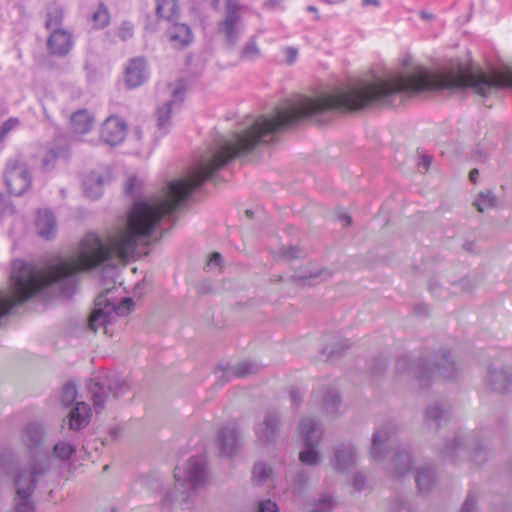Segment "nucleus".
<instances>
[{
	"label": "nucleus",
	"instance_id": "nucleus-1",
	"mask_svg": "<svg viewBox=\"0 0 512 512\" xmlns=\"http://www.w3.org/2000/svg\"><path fill=\"white\" fill-rule=\"evenodd\" d=\"M397 434L398 427L393 422L378 425L372 434L368 453L373 461L382 463L394 450L393 457L385 463V469L391 477L399 479L411 472L412 459L408 449L397 446Z\"/></svg>",
	"mask_w": 512,
	"mask_h": 512
},
{
	"label": "nucleus",
	"instance_id": "nucleus-2",
	"mask_svg": "<svg viewBox=\"0 0 512 512\" xmlns=\"http://www.w3.org/2000/svg\"><path fill=\"white\" fill-rule=\"evenodd\" d=\"M175 489L169 492L164 501L179 503L183 509L189 508V503L195 496L196 490L207 483V460L204 456L191 457L183 466L174 469Z\"/></svg>",
	"mask_w": 512,
	"mask_h": 512
},
{
	"label": "nucleus",
	"instance_id": "nucleus-3",
	"mask_svg": "<svg viewBox=\"0 0 512 512\" xmlns=\"http://www.w3.org/2000/svg\"><path fill=\"white\" fill-rule=\"evenodd\" d=\"M396 371L399 374L413 376L422 388H426L432 384L438 374L448 380L456 379L459 369L452 359L451 352L444 351L432 367L429 366L426 358L412 360L407 355L401 356L397 360Z\"/></svg>",
	"mask_w": 512,
	"mask_h": 512
},
{
	"label": "nucleus",
	"instance_id": "nucleus-4",
	"mask_svg": "<svg viewBox=\"0 0 512 512\" xmlns=\"http://www.w3.org/2000/svg\"><path fill=\"white\" fill-rule=\"evenodd\" d=\"M111 290H106L95 299L94 309L90 315L88 326L93 332H97L99 328H103V332L107 336H112L113 331L110 325L118 316L129 314L134 307L132 298H124L119 303L112 301L108 295Z\"/></svg>",
	"mask_w": 512,
	"mask_h": 512
},
{
	"label": "nucleus",
	"instance_id": "nucleus-5",
	"mask_svg": "<svg viewBox=\"0 0 512 512\" xmlns=\"http://www.w3.org/2000/svg\"><path fill=\"white\" fill-rule=\"evenodd\" d=\"M439 453L443 459L451 462L469 458L473 463L481 465L487 459V451L468 433H456L447 439Z\"/></svg>",
	"mask_w": 512,
	"mask_h": 512
},
{
	"label": "nucleus",
	"instance_id": "nucleus-6",
	"mask_svg": "<svg viewBox=\"0 0 512 512\" xmlns=\"http://www.w3.org/2000/svg\"><path fill=\"white\" fill-rule=\"evenodd\" d=\"M48 466L42 461H34L27 469H21L15 477L16 498L12 512H35L30 497L34 492L37 477L44 474Z\"/></svg>",
	"mask_w": 512,
	"mask_h": 512
},
{
	"label": "nucleus",
	"instance_id": "nucleus-7",
	"mask_svg": "<svg viewBox=\"0 0 512 512\" xmlns=\"http://www.w3.org/2000/svg\"><path fill=\"white\" fill-rule=\"evenodd\" d=\"M299 433L305 446V449L299 453L300 461L309 466L317 465L320 455L316 447L322 439V429L318 422L309 417H304L299 424Z\"/></svg>",
	"mask_w": 512,
	"mask_h": 512
},
{
	"label": "nucleus",
	"instance_id": "nucleus-8",
	"mask_svg": "<svg viewBox=\"0 0 512 512\" xmlns=\"http://www.w3.org/2000/svg\"><path fill=\"white\" fill-rule=\"evenodd\" d=\"M94 408L96 412L103 409L109 391L115 399L126 394L129 391V385L118 375H107L103 379L92 381L89 386Z\"/></svg>",
	"mask_w": 512,
	"mask_h": 512
},
{
	"label": "nucleus",
	"instance_id": "nucleus-9",
	"mask_svg": "<svg viewBox=\"0 0 512 512\" xmlns=\"http://www.w3.org/2000/svg\"><path fill=\"white\" fill-rule=\"evenodd\" d=\"M218 31L229 46H234L242 33L240 5L236 0H226L225 15L218 24Z\"/></svg>",
	"mask_w": 512,
	"mask_h": 512
},
{
	"label": "nucleus",
	"instance_id": "nucleus-10",
	"mask_svg": "<svg viewBox=\"0 0 512 512\" xmlns=\"http://www.w3.org/2000/svg\"><path fill=\"white\" fill-rule=\"evenodd\" d=\"M4 179L11 195H23L31 185V178L25 163L17 159L7 162Z\"/></svg>",
	"mask_w": 512,
	"mask_h": 512
},
{
	"label": "nucleus",
	"instance_id": "nucleus-11",
	"mask_svg": "<svg viewBox=\"0 0 512 512\" xmlns=\"http://www.w3.org/2000/svg\"><path fill=\"white\" fill-rule=\"evenodd\" d=\"M359 457L358 449L352 442L338 443L333 447L330 465L336 472H348L355 467Z\"/></svg>",
	"mask_w": 512,
	"mask_h": 512
},
{
	"label": "nucleus",
	"instance_id": "nucleus-12",
	"mask_svg": "<svg viewBox=\"0 0 512 512\" xmlns=\"http://www.w3.org/2000/svg\"><path fill=\"white\" fill-rule=\"evenodd\" d=\"M215 444L222 456H233L241 444V434L237 424L230 422L222 426L217 433Z\"/></svg>",
	"mask_w": 512,
	"mask_h": 512
},
{
	"label": "nucleus",
	"instance_id": "nucleus-13",
	"mask_svg": "<svg viewBox=\"0 0 512 512\" xmlns=\"http://www.w3.org/2000/svg\"><path fill=\"white\" fill-rule=\"evenodd\" d=\"M255 435L259 443H274L280 432V416L276 411H268L263 419L255 424Z\"/></svg>",
	"mask_w": 512,
	"mask_h": 512
},
{
	"label": "nucleus",
	"instance_id": "nucleus-14",
	"mask_svg": "<svg viewBox=\"0 0 512 512\" xmlns=\"http://www.w3.org/2000/svg\"><path fill=\"white\" fill-rule=\"evenodd\" d=\"M341 404V398L334 387H319L312 392L311 405L317 406L329 416H335Z\"/></svg>",
	"mask_w": 512,
	"mask_h": 512
},
{
	"label": "nucleus",
	"instance_id": "nucleus-15",
	"mask_svg": "<svg viewBox=\"0 0 512 512\" xmlns=\"http://www.w3.org/2000/svg\"><path fill=\"white\" fill-rule=\"evenodd\" d=\"M485 383L494 392L512 391V367H490L485 376Z\"/></svg>",
	"mask_w": 512,
	"mask_h": 512
},
{
	"label": "nucleus",
	"instance_id": "nucleus-16",
	"mask_svg": "<svg viewBox=\"0 0 512 512\" xmlns=\"http://www.w3.org/2000/svg\"><path fill=\"white\" fill-rule=\"evenodd\" d=\"M125 135L126 124L121 118L110 116L104 121L101 138L105 143L111 146L118 145L124 140Z\"/></svg>",
	"mask_w": 512,
	"mask_h": 512
},
{
	"label": "nucleus",
	"instance_id": "nucleus-17",
	"mask_svg": "<svg viewBox=\"0 0 512 512\" xmlns=\"http://www.w3.org/2000/svg\"><path fill=\"white\" fill-rule=\"evenodd\" d=\"M184 88L180 84L172 91V99L167 101L157 110V126L163 133H167L170 127V116L174 107H179L183 101Z\"/></svg>",
	"mask_w": 512,
	"mask_h": 512
},
{
	"label": "nucleus",
	"instance_id": "nucleus-18",
	"mask_svg": "<svg viewBox=\"0 0 512 512\" xmlns=\"http://www.w3.org/2000/svg\"><path fill=\"white\" fill-rule=\"evenodd\" d=\"M425 424L430 429L438 430L450 420V406L446 403H431L424 415Z\"/></svg>",
	"mask_w": 512,
	"mask_h": 512
},
{
	"label": "nucleus",
	"instance_id": "nucleus-19",
	"mask_svg": "<svg viewBox=\"0 0 512 512\" xmlns=\"http://www.w3.org/2000/svg\"><path fill=\"white\" fill-rule=\"evenodd\" d=\"M47 46L53 55H67L73 46L71 33L65 29L52 30L47 41Z\"/></svg>",
	"mask_w": 512,
	"mask_h": 512
},
{
	"label": "nucleus",
	"instance_id": "nucleus-20",
	"mask_svg": "<svg viewBox=\"0 0 512 512\" xmlns=\"http://www.w3.org/2000/svg\"><path fill=\"white\" fill-rule=\"evenodd\" d=\"M148 78L146 62L142 57L129 61L125 71V82L129 88L141 86Z\"/></svg>",
	"mask_w": 512,
	"mask_h": 512
},
{
	"label": "nucleus",
	"instance_id": "nucleus-21",
	"mask_svg": "<svg viewBox=\"0 0 512 512\" xmlns=\"http://www.w3.org/2000/svg\"><path fill=\"white\" fill-rule=\"evenodd\" d=\"M108 175L92 172L83 181V190L87 197L95 200L103 194V187L108 182Z\"/></svg>",
	"mask_w": 512,
	"mask_h": 512
},
{
	"label": "nucleus",
	"instance_id": "nucleus-22",
	"mask_svg": "<svg viewBox=\"0 0 512 512\" xmlns=\"http://www.w3.org/2000/svg\"><path fill=\"white\" fill-rule=\"evenodd\" d=\"M172 25L167 30V36L173 46L183 48L188 45L192 40L190 28L176 21L171 22Z\"/></svg>",
	"mask_w": 512,
	"mask_h": 512
},
{
	"label": "nucleus",
	"instance_id": "nucleus-23",
	"mask_svg": "<svg viewBox=\"0 0 512 512\" xmlns=\"http://www.w3.org/2000/svg\"><path fill=\"white\" fill-rule=\"evenodd\" d=\"M36 228L41 237L45 239L53 238L57 231L54 215L49 210H39L36 219Z\"/></svg>",
	"mask_w": 512,
	"mask_h": 512
},
{
	"label": "nucleus",
	"instance_id": "nucleus-24",
	"mask_svg": "<svg viewBox=\"0 0 512 512\" xmlns=\"http://www.w3.org/2000/svg\"><path fill=\"white\" fill-rule=\"evenodd\" d=\"M91 416V409L85 402H77L69 413V428L80 430L87 426Z\"/></svg>",
	"mask_w": 512,
	"mask_h": 512
},
{
	"label": "nucleus",
	"instance_id": "nucleus-25",
	"mask_svg": "<svg viewBox=\"0 0 512 512\" xmlns=\"http://www.w3.org/2000/svg\"><path fill=\"white\" fill-rule=\"evenodd\" d=\"M94 118L87 110H78L72 114L70 125L74 134L88 133L93 126Z\"/></svg>",
	"mask_w": 512,
	"mask_h": 512
},
{
	"label": "nucleus",
	"instance_id": "nucleus-26",
	"mask_svg": "<svg viewBox=\"0 0 512 512\" xmlns=\"http://www.w3.org/2000/svg\"><path fill=\"white\" fill-rule=\"evenodd\" d=\"M156 13L160 19L174 22L178 19L179 6L177 0H155Z\"/></svg>",
	"mask_w": 512,
	"mask_h": 512
},
{
	"label": "nucleus",
	"instance_id": "nucleus-27",
	"mask_svg": "<svg viewBox=\"0 0 512 512\" xmlns=\"http://www.w3.org/2000/svg\"><path fill=\"white\" fill-rule=\"evenodd\" d=\"M43 438V427L36 423L29 424L22 434V440L30 450L38 448L41 445Z\"/></svg>",
	"mask_w": 512,
	"mask_h": 512
},
{
	"label": "nucleus",
	"instance_id": "nucleus-28",
	"mask_svg": "<svg viewBox=\"0 0 512 512\" xmlns=\"http://www.w3.org/2000/svg\"><path fill=\"white\" fill-rule=\"evenodd\" d=\"M64 11L61 5L57 3H50L46 7V21L45 26L48 30L62 29V21Z\"/></svg>",
	"mask_w": 512,
	"mask_h": 512
},
{
	"label": "nucleus",
	"instance_id": "nucleus-29",
	"mask_svg": "<svg viewBox=\"0 0 512 512\" xmlns=\"http://www.w3.org/2000/svg\"><path fill=\"white\" fill-rule=\"evenodd\" d=\"M435 471L430 466H422L417 470L416 482L420 492H428L435 483Z\"/></svg>",
	"mask_w": 512,
	"mask_h": 512
},
{
	"label": "nucleus",
	"instance_id": "nucleus-30",
	"mask_svg": "<svg viewBox=\"0 0 512 512\" xmlns=\"http://www.w3.org/2000/svg\"><path fill=\"white\" fill-rule=\"evenodd\" d=\"M68 156V150L66 147L58 146L51 148L46 151L42 158V167L48 171L52 169L58 159H64Z\"/></svg>",
	"mask_w": 512,
	"mask_h": 512
},
{
	"label": "nucleus",
	"instance_id": "nucleus-31",
	"mask_svg": "<svg viewBox=\"0 0 512 512\" xmlns=\"http://www.w3.org/2000/svg\"><path fill=\"white\" fill-rule=\"evenodd\" d=\"M498 199L491 191H485L479 193L473 205L479 212H484L488 209L495 208L497 206Z\"/></svg>",
	"mask_w": 512,
	"mask_h": 512
},
{
	"label": "nucleus",
	"instance_id": "nucleus-32",
	"mask_svg": "<svg viewBox=\"0 0 512 512\" xmlns=\"http://www.w3.org/2000/svg\"><path fill=\"white\" fill-rule=\"evenodd\" d=\"M93 26L98 29L105 28L110 22V14L106 5L98 3L96 10L91 14Z\"/></svg>",
	"mask_w": 512,
	"mask_h": 512
},
{
	"label": "nucleus",
	"instance_id": "nucleus-33",
	"mask_svg": "<svg viewBox=\"0 0 512 512\" xmlns=\"http://www.w3.org/2000/svg\"><path fill=\"white\" fill-rule=\"evenodd\" d=\"M298 281L307 285H315L330 277V273L326 270L311 271L309 273H298L294 276Z\"/></svg>",
	"mask_w": 512,
	"mask_h": 512
},
{
	"label": "nucleus",
	"instance_id": "nucleus-34",
	"mask_svg": "<svg viewBox=\"0 0 512 512\" xmlns=\"http://www.w3.org/2000/svg\"><path fill=\"white\" fill-rule=\"evenodd\" d=\"M260 366L252 361H243L232 368V372L237 377H247L258 373Z\"/></svg>",
	"mask_w": 512,
	"mask_h": 512
},
{
	"label": "nucleus",
	"instance_id": "nucleus-35",
	"mask_svg": "<svg viewBox=\"0 0 512 512\" xmlns=\"http://www.w3.org/2000/svg\"><path fill=\"white\" fill-rule=\"evenodd\" d=\"M333 503L332 498L328 495H324L317 500H314L310 504L311 512H327L332 509Z\"/></svg>",
	"mask_w": 512,
	"mask_h": 512
},
{
	"label": "nucleus",
	"instance_id": "nucleus-36",
	"mask_svg": "<svg viewBox=\"0 0 512 512\" xmlns=\"http://www.w3.org/2000/svg\"><path fill=\"white\" fill-rule=\"evenodd\" d=\"M260 56V49L257 46L256 42L252 39L241 51V58L248 61H253Z\"/></svg>",
	"mask_w": 512,
	"mask_h": 512
},
{
	"label": "nucleus",
	"instance_id": "nucleus-37",
	"mask_svg": "<svg viewBox=\"0 0 512 512\" xmlns=\"http://www.w3.org/2000/svg\"><path fill=\"white\" fill-rule=\"evenodd\" d=\"M349 344L347 340H339L333 343L331 346L325 347L323 353L327 356V358L339 357L342 355V351L347 349Z\"/></svg>",
	"mask_w": 512,
	"mask_h": 512
},
{
	"label": "nucleus",
	"instance_id": "nucleus-38",
	"mask_svg": "<svg viewBox=\"0 0 512 512\" xmlns=\"http://www.w3.org/2000/svg\"><path fill=\"white\" fill-rule=\"evenodd\" d=\"M77 395L76 386L72 383H66L63 386L62 394H61V402L65 407L70 406Z\"/></svg>",
	"mask_w": 512,
	"mask_h": 512
},
{
	"label": "nucleus",
	"instance_id": "nucleus-39",
	"mask_svg": "<svg viewBox=\"0 0 512 512\" xmlns=\"http://www.w3.org/2000/svg\"><path fill=\"white\" fill-rule=\"evenodd\" d=\"M75 448L69 443L60 442L54 446V455L62 460H67L74 453Z\"/></svg>",
	"mask_w": 512,
	"mask_h": 512
},
{
	"label": "nucleus",
	"instance_id": "nucleus-40",
	"mask_svg": "<svg viewBox=\"0 0 512 512\" xmlns=\"http://www.w3.org/2000/svg\"><path fill=\"white\" fill-rule=\"evenodd\" d=\"M271 474V468L267 466L265 463L259 462L254 465L253 468V476L259 481L263 482Z\"/></svg>",
	"mask_w": 512,
	"mask_h": 512
},
{
	"label": "nucleus",
	"instance_id": "nucleus-41",
	"mask_svg": "<svg viewBox=\"0 0 512 512\" xmlns=\"http://www.w3.org/2000/svg\"><path fill=\"white\" fill-rule=\"evenodd\" d=\"M390 512H412V507L406 500L397 499L391 503Z\"/></svg>",
	"mask_w": 512,
	"mask_h": 512
},
{
	"label": "nucleus",
	"instance_id": "nucleus-42",
	"mask_svg": "<svg viewBox=\"0 0 512 512\" xmlns=\"http://www.w3.org/2000/svg\"><path fill=\"white\" fill-rule=\"evenodd\" d=\"M118 36L126 41L133 36V25L129 22H123L118 29Z\"/></svg>",
	"mask_w": 512,
	"mask_h": 512
},
{
	"label": "nucleus",
	"instance_id": "nucleus-43",
	"mask_svg": "<svg viewBox=\"0 0 512 512\" xmlns=\"http://www.w3.org/2000/svg\"><path fill=\"white\" fill-rule=\"evenodd\" d=\"M367 479L362 472H356L352 477V485L356 491H362L366 487Z\"/></svg>",
	"mask_w": 512,
	"mask_h": 512
},
{
	"label": "nucleus",
	"instance_id": "nucleus-44",
	"mask_svg": "<svg viewBox=\"0 0 512 512\" xmlns=\"http://www.w3.org/2000/svg\"><path fill=\"white\" fill-rule=\"evenodd\" d=\"M256 512H279V508L275 502L263 500L259 502Z\"/></svg>",
	"mask_w": 512,
	"mask_h": 512
},
{
	"label": "nucleus",
	"instance_id": "nucleus-45",
	"mask_svg": "<svg viewBox=\"0 0 512 512\" xmlns=\"http://www.w3.org/2000/svg\"><path fill=\"white\" fill-rule=\"evenodd\" d=\"M140 185V181L135 176H131L128 178L126 185H125V192L126 194L134 197L135 196V188Z\"/></svg>",
	"mask_w": 512,
	"mask_h": 512
},
{
	"label": "nucleus",
	"instance_id": "nucleus-46",
	"mask_svg": "<svg viewBox=\"0 0 512 512\" xmlns=\"http://www.w3.org/2000/svg\"><path fill=\"white\" fill-rule=\"evenodd\" d=\"M476 501L473 495H468L460 512H475Z\"/></svg>",
	"mask_w": 512,
	"mask_h": 512
},
{
	"label": "nucleus",
	"instance_id": "nucleus-47",
	"mask_svg": "<svg viewBox=\"0 0 512 512\" xmlns=\"http://www.w3.org/2000/svg\"><path fill=\"white\" fill-rule=\"evenodd\" d=\"M17 123L18 121L14 119L7 120L1 128L0 140L4 138L17 125Z\"/></svg>",
	"mask_w": 512,
	"mask_h": 512
},
{
	"label": "nucleus",
	"instance_id": "nucleus-48",
	"mask_svg": "<svg viewBox=\"0 0 512 512\" xmlns=\"http://www.w3.org/2000/svg\"><path fill=\"white\" fill-rule=\"evenodd\" d=\"M12 212L13 208L9 200L2 193H0V213L8 214Z\"/></svg>",
	"mask_w": 512,
	"mask_h": 512
},
{
	"label": "nucleus",
	"instance_id": "nucleus-49",
	"mask_svg": "<svg viewBox=\"0 0 512 512\" xmlns=\"http://www.w3.org/2000/svg\"><path fill=\"white\" fill-rule=\"evenodd\" d=\"M285 55H286V62L288 64H293L298 56V51L294 47H287L285 49Z\"/></svg>",
	"mask_w": 512,
	"mask_h": 512
},
{
	"label": "nucleus",
	"instance_id": "nucleus-50",
	"mask_svg": "<svg viewBox=\"0 0 512 512\" xmlns=\"http://www.w3.org/2000/svg\"><path fill=\"white\" fill-rule=\"evenodd\" d=\"M282 255L287 259H294L300 256V250L295 247L283 248Z\"/></svg>",
	"mask_w": 512,
	"mask_h": 512
},
{
	"label": "nucleus",
	"instance_id": "nucleus-51",
	"mask_svg": "<svg viewBox=\"0 0 512 512\" xmlns=\"http://www.w3.org/2000/svg\"><path fill=\"white\" fill-rule=\"evenodd\" d=\"M290 399L293 406H298L302 401V393L300 390L297 388L291 389Z\"/></svg>",
	"mask_w": 512,
	"mask_h": 512
},
{
	"label": "nucleus",
	"instance_id": "nucleus-52",
	"mask_svg": "<svg viewBox=\"0 0 512 512\" xmlns=\"http://www.w3.org/2000/svg\"><path fill=\"white\" fill-rule=\"evenodd\" d=\"M386 366H387V364L384 359H382V358L376 359L375 366L371 368L372 373L375 375L380 374L382 371L385 370Z\"/></svg>",
	"mask_w": 512,
	"mask_h": 512
},
{
	"label": "nucleus",
	"instance_id": "nucleus-53",
	"mask_svg": "<svg viewBox=\"0 0 512 512\" xmlns=\"http://www.w3.org/2000/svg\"><path fill=\"white\" fill-rule=\"evenodd\" d=\"M432 163V158L429 155H422L418 162V168L427 171Z\"/></svg>",
	"mask_w": 512,
	"mask_h": 512
},
{
	"label": "nucleus",
	"instance_id": "nucleus-54",
	"mask_svg": "<svg viewBox=\"0 0 512 512\" xmlns=\"http://www.w3.org/2000/svg\"><path fill=\"white\" fill-rule=\"evenodd\" d=\"M221 259H222L221 254L218 252H214L211 254V256L209 258L208 265L213 264L215 266H218V265H220Z\"/></svg>",
	"mask_w": 512,
	"mask_h": 512
},
{
	"label": "nucleus",
	"instance_id": "nucleus-55",
	"mask_svg": "<svg viewBox=\"0 0 512 512\" xmlns=\"http://www.w3.org/2000/svg\"><path fill=\"white\" fill-rule=\"evenodd\" d=\"M478 176H479V171L477 169H473L469 173V179L472 183H476Z\"/></svg>",
	"mask_w": 512,
	"mask_h": 512
},
{
	"label": "nucleus",
	"instance_id": "nucleus-56",
	"mask_svg": "<svg viewBox=\"0 0 512 512\" xmlns=\"http://www.w3.org/2000/svg\"><path fill=\"white\" fill-rule=\"evenodd\" d=\"M339 219H340L342 222H344V225H349V224L351 223V218H350V216H348V215H345V214L340 215V216H339Z\"/></svg>",
	"mask_w": 512,
	"mask_h": 512
},
{
	"label": "nucleus",
	"instance_id": "nucleus-57",
	"mask_svg": "<svg viewBox=\"0 0 512 512\" xmlns=\"http://www.w3.org/2000/svg\"><path fill=\"white\" fill-rule=\"evenodd\" d=\"M363 5L372 4L375 6L379 5V0H362Z\"/></svg>",
	"mask_w": 512,
	"mask_h": 512
},
{
	"label": "nucleus",
	"instance_id": "nucleus-58",
	"mask_svg": "<svg viewBox=\"0 0 512 512\" xmlns=\"http://www.w3.org/2000/svg\"><path fill=\"white\" fill-rule=\"evenodd\" d=\"M307 10H308L309 12H317V9H316L314 6H308V7H307Z\"/></svg>",
	"mask_w": 512,
	"mask_h": 512
},
{
	"label": "nucleus",
	"instance_id": "nucleus-59",
	"mask_svg": "<svg viewBox=\"0 0 512 512\" xmlns=\"http://www.w3.org/2000/svg\"><path fill=\"white\" fill-rule=\"evenodd\" d=\"M246 215L251 218L253 216V211L246 210Z\"/></svg>",
	"mask_w": 512,
	"mask_h": 512
},
{
	"label": "nucleus",
	"instance_id": "nucleus-60",
	"mask_svg": "<svg viewBox=\"0 0 512 512\" xmlns=\"http://www.w3.org/2000/svg\"><path fill=\"white\" fill-rule=\"evenodd\" d=\"M429 290L431 291V293H433V294L435 293V288H434L433 284H430Z\"/></svg>",
	"mask_w": 512,
	"mask_h": 512
},
{
	"label": "nucleus",
	"instance_id": "nucleus-61",
	"mask_svg": "<svg viewBox=\"0 0 512 512\" xmlns=\"http://www.w3.org/2000/svg\"><path fill=\"white\" fill-rule=\"evenodd\" d=\"M135 134L137 135L138 139H140V138H141V133H140V131H139V130H136V131H135Z\"/></svg>",
	"mask_w": 512,
	"mask_h": 512
},
{
	"label": "nucleus",
	"instance_id": "nucleus-62",
	"mask_svg": "<svg viewBox=\"0 0 512 512\" xmlns=\"http://www.w3.org/2000/svg\"><path fill=\"white\" fill-rule=\"evenodd\" d=\"M2 318V300H0V319Z\"/></svg>",
	"mask_w": 512,
	"mask_h": 512
},
{
	"label": "nucleus",
	"instance_id": "nucleus-63",
	"mask_svg": "<svg viewBox=\"0 0 512 512\" xmlns=\"http://www.w3.org/2000/svg\"><path fill=\"white\" fill-rule=\"evenodd\" d=\"M422 17H424V18H428L429 16H428V14H426V13L422 12Z\"/></svg>",
	"mask_w": 512,
	"mask_h": 512
},
{
	"label": "nucleus",
	"instance_id": "nucleus-64",
	"mask_svg": "<svg viewBox=\"0 0 512 512\" xmlns=\"http://www.w3.org/2000/svg\"><path fill=\"white\" fill-rule=\"evenodd\" d=\"M111 512H115V510H114V509H112V510H111Z\"/></svg>",
	"mask_w": 512,
	"mask_h": 512
}]
</instances>
